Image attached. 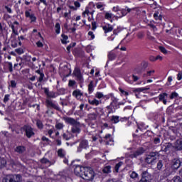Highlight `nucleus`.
Masks as SVG:
<instances>
[{
	"mask_svg": "<svg viewBox=\"0 0 182 182\" xmlns=\"http://www.w3.org/2000/svg\"><path fill=\"white\" fill-rule=\"evenodd\" d=\"M74 174L83 180L92 181V167L74 165Z\"/></svg>",
	"mask_w": 182,
	"mask_h": 182,
	"instance_id": "1",
	"label": "nucleus"
},
{
	"mask_svg": "<svg viewBox=\"0 0 182 182\" xmlns=\"http://www.w3.org/2000/svg\"><path fill=\"white\" fill-rule=\"evenodd\" d=\"M21 132H25V136L27 139H31L35 136V132H33V128L31 125L26 124L21 128Z\"/></svg>",
	"mask_w": 182,
	"mask_h": 182,
	"instance_id": "2",
	"label": "nucleus"
},
{
	"mask_svg": "<svg viewBox=\"0 0 182 182\" xmlns=\"http://www.w3.org/2000/svg\"><path fill=\"white\" fill-rule=\"evenodd\" d=\"M158 154L157 152H151L146 156L145 162L147 163V164H151V166H154V164L157 163Z\"/></svg>",
	"mask_w": 182,
	"mask_h": 182,
	"instance_id": "3",
	"label": "nucleus"
},
{
	"mask_svg": "<svg viewBox=\"0 0 182 182\" xmlns=\"http://www.w3.org/2000/svg\"><path fill=\"white\" fill-rule=\"evenodd\" d=\"M46 106L48 107V109H54L58 112H60V107H59V105H58V103H53L52 100H46Z\"/></svg>",
	"mask_w": 182,
	"mask_h": 182,
	"instance_id": "4",
	"label": "nucleus"
},
{
	"mask_svg": "<svg viewBox=\"0 0 182 182\" xmlns=\"http://www.w3.org/2000/svg\"><path fill=\"white\" fill-rule=\"evenodd\" d=\"M180 166H181V161H180V159L175 158L172 160L171 163V167L173 170H177V168H180Z\"/></svg>",
	"mask_w": 182,
	"mask_h": 182,
	"instance_id": "5",
	"label": "nucleus"
},
{
	"mask_svg": "<svg viewBox=\"0 0 182 182\" xmlns=\"http://www.w3.org/2000/svg\"><path fill=\"white\" fill-rule=\"evenodd\" d=\"M73 74H74V76L77 77V82H80V83H83V75H82V72L80 71V69L79 68L75 69Z\"/></svg>",
	"mask_w": 182,
	"mask_h": 182,
	"instance_id": "6",
	"label": "nucleus"
},
{
	"mask_svg": "<svg viewBox=\"0 0 182 182\" xmlns=\"http://www.w3.org/2000/svg\"><path fill=\"white\" fill-rule=\"evenodd\" d=\"M44 93L47 96V99H56V92L49 91V88H44Z\"/></svg>",
	"mask_w": 182,
	"mask_h": 182,
	"instance_id": "7",
	"label": "nucleus"
},
{
	"mask_svg": "<svg viewBox=\"0 0 182 182\" xmlns=\"http://www.w3.org/2000/svg\"><path fill=\"white\" fill-rule=\"evenodd\" d=\"M73 97H75L77 100H82V97H83V92L79 89H76L73 92Z\"/></svg>",
	"mask_w": 182,
	"mask_h": 182,
	"instance_id": "8",
	"label": "nucleus"
},
{
	"mask_svg": "<svg viewBox=\"0 0 182 182\" xmlns=\"http://www.w3.org/2000/svg\"><path fill=\"white\" fill-rule=\"evenodd\" d=\"M63 120L68 124H71V126H76L77 124V121L72 117H66L63 118Z\"/></svg>",
	"mask_w": 182,
	"mask_h": 182,
	"instance_id": "9",
	"label": "nucleus"
},
{
	"mask_svg": "<svg viewBox=\"0 0 182 182\" xmlns=\"http://www.w3.org/2000/svg\"><path fill=\"white\" fill-rule=\"evenodd\" d=\"M14 151H15V153H18V154H23V153H25V151H26V146H23V145L17 146L14 149Z\"/></svg>",
	"mask_w": 182,
	"mask_h": 182,
	"instance_id": "10",
	"label": "nucleus"
},
{
	"mask_svg": "<svg viewBox=\"0 0 182 182\" xmlns=\"http://www.w3.org/2000/svg\"><path fill=\"white\" fill-rule=\"evenodd\" d=\"M89 142L87 140H82L80 142V145L77 147V151H82V149H87Z\"/></svg>",
	"mask_w": 182,
	"mask_h": 182,
	"instance_id": "11",
	"label": "nucleus"
},
{
	"mask_svg": "<svg viewBox=\"0 0 182 182\" xmlns=\"http://www.w3.org/2000/svg\"><path fill=\"white\" fill-rule=\"evenodd\" d=\"M2 182H16L15 181V176L14 174L7 175L3 178Z\"/></svg>",
	"mask_w": 182,
	"mask_h": 182,
	"instance_id": "12",
	"label": "nucleus"
},
{
	"mask_svg": "<svg viewBox=\"0 0 182 182\" xmlns=\"http://www.w3.org/2000/svg\"><path fill=\"white\" fill-rule=\"evenodd\" d=\"M168 95L166 92H164L162 94H160L159 95V100L160 102H163L164 105H167V100L166 99Z\"/></svg>",
	"mask_w": 182,
	"mask_h": 182,
	"instance_id": "13",
	"label": "nucleus"
},
{
	"mask_svg": "<svg viewBox=\"0 0 182 182\" xmlns=\"http://www.w3.org/2000/svg\"><path fill=\"white\" fill-rule=\"evenodd\" d=\"M144 153V149L143 148H139L137 149L134 154L131 155L132 157H139V156H141Z\"/></svg>",
	"mask_w": 182,
	"mask_h": 182,
	"instance_id": "14",
	"label": "nucleus"
},
{
	"mask_svg": "<svg viewBox=\"0 0 182 182\" xmlns=\"http://www.w3.org/2000/svg\"><path fill=\"white\" fill-rule=\"evenodd\" d=\"M173 145L171 143H166L162 145V149L164 151H168L170 149H172Z\"/></svg>",
	"mask_w": 182,
	"mask_h": 182,
	"instance_id": "15",
	"label": "nucleus"
},
{
	"mask_svg": "<svg viewBox=\"0 0 182 182\" xmlns=\"http://www.w3.org/2000/svg\"><path fill=\"white\" fill-rule=\"evenodd\" d=\"M74 55L75 58H83L85 56V53L82 50H77L74 52Z\"/></svg>",
	"mask_w": 182,
	"mask_h": 182,
	"instance_id": "16",
	"label": "nucleus"
},
{
	"mask_svg": "<svg viewBox=\"0 0 182 182\" xmlns=\"http://www.w3.org/2000/svg\"><path fill=\"white\" fill-rule=\"evenodd\" d=\"M174 147L176 150H182V140H177L175 143Z\"/></svg>",
	"mask_w": 182,
	"mask_h": 182,
	"instance_id": "17",
	"label": "nucleus"
},
{
	"mask_svg": "<svg viewBox=\"0 0 182 182\" xmlns=\"http://www.w3.org/2000/svg\"><path fill=\"white\" fill-rule=\"evenodd\" d=\"M103 31H105V33H109V32H112L113 31V26L110 25L105 26L102 27Z\"/></svg>",
	"mask_w": 182,
	"mask_h": 182,
	"instance_id": "18",
	"label": "nucleus"
},
{
	"mask_svg": "<svg viewBox=\"0 0 182 182\" xmlns=\"http://www.w3.org/2000/svg\"><path fill=\"white\" fill-rule=\"evenodd\" d=\"M61 43H63V45H66V43H68V40L69 39V37L67 35L63 33L61 34Z\"/></svg>",
	"mask_w": 182,
	"mask_h": 182,
	"instance_id": "19",
	"label": "nucleus"
},
{
	"mask_svg": "<svg viewBox=\"0 0 182 182\" xmlns=\"http://www.w3.org/2000/svg\"><path fill=\"white\" fill-rule=\"evenodd\" d=\"M171 173H173V170H171L170 168H166L164 170V177H168V176H171Z\"/></svg>",
	"mask_w": 182,
	"mask_h": 182,
	"instance_id": "20",
	"label": "nucleus"
},
{
	"mask_svg": "<svg viewBox=\"0 0 182 182\" xmlns=\"http://www.w3.org/2000/svg\"><path fill=\"white\" fill-rule=\"evenodd\" d=\"M58 156L60 159H65L66 154H65V151H63L62 149H58Z\"/></svg>",
	"mask_w": 182,
	"mask_h": 182,
	"instance_id": "21",
	"label": "nucleus"
},
{
	"mask_svg": "<svg viewBox=\"0 0 182 182\" xmlns=\"http://www.w3.org/2000/svg\"><path fill=\"white\" fill-rule=\"evenodd\" d=\"M6 167V159L0 158V168H4Z\"/></svg>",
	"mask_w": 182,
	"mask_h": 182,
	"instance_id": "22",
	"label": "nucleus"
},
{
	"mask_svg": "<svg viewBox=\"0 0 182 182\" xmlns=\"http://www.w3.org/2000/svg\"><path fill=\"white\" fill-rule=\"evenodd\" d=\"M36 127L40 130H42V129H43V122H42L41 121V119H37L36 120Z\"/></svg>",
	"mask_w": 182,
	"mask_h": 182,
	"instance_id": "23",
	"label": "nucleus"
},
{
	"mask_svg": "<svg viewBox=\"0 0 182 182\" xmlns=\"http://www.w3.org/2000/svg\"><path fill=\"white\" fill-rule=\"evenodd\" d=\"M55 29L56 35H59L60 33V23H55Z\"/></svg>",
	"mask_w": 182,
	"mask_h": 182,
	"instance_id": "24",
	"label": "nucleus"
},
{
	"mask_svg": "<svg viewBox=\"0 0 182 182\" xmlns=\"http://www.w3.org/2000/svg\"><path fill=\"white\" fill-rule=\"evenodd\" d=\"M14 176V180L16 182H21L22 181V175L21 174H13Z\"/></svg>",
	"mask_w": 182,
	"mask_h": 182,
	"instance_id": "25",
	"label": "nucleus"
},
{
	"mask_svg": "<svg viewBox=\"0 0 182 182\" xmlns=\"http://www.w3.org/2000/svg\"><path fill=\"white\" fill-rule=\"evenodd\" d=\"M102 171L105 174H109V173L112 172V167H110V166H107L103 168Z\"/></svg>",
	"mask_w": 182,
	"mask_h": 182,
	"instance_id": "26",
	"label": "nucleus"
},
{
	"mask_svg": "<svg viewBox=\"0 0 182 182\" xmlns=\"http://www.w3.org/2000/svg\"><path fill=\"white\" fill-rule=\"evenodd\" d=\"M72 133H80V128L77 126L73 125L71 128Z\"/></svg>",
	"mask_w": 182,
	"mask_h": 182,
	"instance_id": "27",
	"label": "nucleus"
},
{
	"mask_svg": "<svg viewBox=\"0 0 182 182\" xmlns=\"http://www.w3.org/2000/svg\"><path fill=\"white\" fill-rule=\"evenodd\" d=\"M111 120L113 122V123H119L120 122V117L119 116H112L111 118Z\"/></svg>",
	"mask_w": 182,
	"mask_h": 182,
	"instance_id": "28",
	"label": "nucleus"
},
{
	"mask_svg": "<svg viewBox=\"0 0 182 182\" xmlns=\"http://www.w3.org/2000/svg\"><path fill=\"white\" fill-rule=\"evenodd\" d=\"M108 59H109V60H114V59H116V54L113 52H109L108 54Z\"/></svg>",
	"mask_w": 182,
	"mask_h": 182,
	"instance_id": "29",
	"label": "nucleus"
},
{
	"mask_svg": "<svg viewBox=\"0 0 182 182\" xmlns=\"http://www.w3.org/2000/svg\"><path fill=\"white\" fill-rule=\"evenodd\" d=\"M56 89L58 92V95H65V88H58V86L57 85Z\"/></svg>",
	"mask_w": 182,
	"mask_h": 182,
	"instance_id": "30",
	"label": "nucleus"
},
{
	"mask_svg": "<svg viewBox=\"0 0 182 182\" xmlns=\"http://www.w3.org/2000/svg\"><path fill=\"white\" fill-rule=\"evenodd\" d=\"M40 163H41V164H48V163H49L50 164V161H49V159L43 157L40 160Z\"/></svg>",
	"mask_w": 182,
	"mask_h": 182,
	"instance_id": "31",
	"label": "nucleus"
},
{
	"mask_svg": "<svg viewBox=\"0 0 182 182\" xmlns=\"http://www.w3.org/2000/svg\"><path fill=\"white\" fill-rule=\"evenodd\" d=\"M30 18V23H35L36 22L37 18L35 16V14H31V16L29 17Z\"/></svg>",
	"mask_w": 182,
	"mask_h": 182,
	"instance_id": "32",
	"label": "nucleus"
},
{
	"mask_svg": "<svg viewBox=\"0 0 182 182\" xmlns=\"http://www.w3.org/2000/svg\"><path fill=\"white\" fill-rule=\"evenodd\" d=\"M131 178H139V174H137V173H136V171H132L129 174Z\"/></svg>",
	"mask_w": 182,
	"mask_h": 182,
	"instance_id": "33",
	"label": "nucleus"
},
{
	"mask_svg": "<svg viewBox=\"0 0 182 182\" xmlns=\"http://www.w3.org/2000/svg\"><path fill=\"white\" fill-rule=\"evenodd\" d=\"M63 127H65V125H63V123L59 122L55 124V129H57V130H62Z\"/></svg>",
	"mask_w": 182,
	"mask_h": 182,
	"instance_id": "34",
	"label": "nucleus"
},
{
	"mask_svg": "<svg viewBox=\"0 0 182 182\" xmlns=\"http://www.w3.org/2000/svg\"><path fill=\"white\" fill-rule=\"evenodd\" d=\"M154 18L156 21H161L163 19V17H161V15H159V13L154 14Z\"/></svg>",
	"mask_w": 182,
	"mask_h": 182,
	"instance_id": "35",
	"label": "nucleus"
},
{
	"mask_svg": "<svg viewBox=\"0 0 182 182\" xmlns=\"http://www.w3.org/2000/svg\"><path fill=\"white\" fill-rule=\"evenodd\" d=\"M163 161L160 160L159 161V162L157 163V166H156V168L157 170H161L163 168Z\"/></svg>",
	"mask_w": 182,
	"mask_h": 182,
	"instance_id": "36",
	"label": "nucleus"
},
{
	"mask_svg": "<svg viewBox=\"0 0 182 182\" xmlns=\"http://www.w3.org/2000/svg\"><path fill=\"white\" fill-rule=\"evenodd\" d=\"M16 85H17V83H16V80H12L10 81L9 86H10V87H12V89H15V87H16Z\"/></svg>",
	"mask_w": 182,
	"mask_h": 182,
	"instance_id": "37",
	"label": "nucleus"
},
{
	"mask_svg": "<svg viewBox=\"0 0 182 182\" xmlns=\"http://www.w3.org/2000/svg\"><path fill=\"white\" fill-rule=\"evenodd\" d=\"M85 51L87 53H90V56H92V46H87L85 48Z\"/></svg>",
	"mask_w": 182,
	"mask_h": 182,
	"instance_id": "38",
	"label": "nucleus"
},
{
	"mask_svg": "<svg viewBox=\"0 0 182 182\" xmlns=\"http://www.w3.org/2000/svg\"><path fill=\"white\" fill-rule=\"evenodd\" d=\"M15 52L17 53L18 55H22L24 53L23 48H18L15 50Z\"/></svg>",
	"mask_w": 182,
	"mask_h": 182,
	"instance_id": "39",
	"label": "nucleus"
},
{
	"mask_svg": "<svg viewBox=\"0 0 182 182\" xmlns=\"http://www.w3.org/2000/svg\"><path fill=\"white\" fill-rule=\"evenodd\" d=\"M92 15V12L89 11V8L86 7L85 11L82 13V16H86V15Z\"/></svg>",
	"mask_w": 182,
	"mask_h": 182,
	"instance_id": "40",
	"label": "nucleus"
},
{
	"mask_svg": "<svg viewBox=\"0 0 182 182\" xmlns=\"http://www.w3.org/2000/svg\"><path fill=\"white\" fill-rule=\"evenodd\" d=\"M95 97H97V99H102V97H106V96H105L102 92H97L95 94Z\"/></svg>",
	"mask_w": 182,
	"mask_h": 182,
	"instance_id": "41",
	"label": "nucleus"
},
{
	"mask_svg": "<svg viewBox=\"0 0 182 182\" xmlns=\"http://www.w3.org/2000/svg\"><path fill=\"white\" fill-rule=\"evenodd\" d=\"M156 71L154 70L148 71L146 73V74L144 75V77H147V76H151L153 75V73H154Z\"/></svg>",
	"mask_w": 182,
	"mask_h": 182,
	"instance_id": "42",
	"label": "nucleus"
},
{
	"mask_svg": "<svg viewBox=\"0 0 182 182\" xmlns=\"http://www.w3.org/2000/svg\"><path fill=\"white\" fill-rule=\"evenodd\" d=\"M176 97H178V94L176 92H172L170 96V99L173 100V99H176Z\"/></svg>",
	"mask_w": 182,
	"mask_h": 182,
	"instance_id": "43",
	"label": "nucleus"
},
{
	"mask_svg": "<svg viewBox=\"0 0 182 182\" xmlns=\"http://www.w3.org/2000/svg\"><path fill=\"white\" fill-rule=\"evenodd\" d=\"M75 85H76V81L72 80H69V82H68L69 87H73V86H75Z\"/></svg>",
	"mask_w": 182,
	"mask_h": 182,
	"instance_id": "44",
	"label": "nucleus"
},
{
	"mask_svg": "<svg viewBox=\"0 0 182 182\" xmlns=\"http://www.w3.org/2000/svg\"><path fill=\"white\" fill-rule=\"evenodd\" d=\"M112 102H111L110 106L108 107H112V106H113V105H117V102H118V100H117V98H116V97H112Z\"/></svg>",
	"mask_w": 182,
	"mask_h": 182,
	"instance_id": "45",
	"label": "nucleus"
},
{
	"mask_svg": "<svg viewBox=\"0 0 182 182\" xmlns=\"http://www.w3.org/2000/svg\"><path fill=\"white\" fill-rule=\"evenodd\" d=\"M96 7L97 8V9H101V11H103V9H105V4H97Z\"/></svg>",
	"mask_w": 182,
	"mask_h": 182,
	"instance_id": "46",
	"label": "nucleus"
},
{
	"mask_svg": "<svg viewBox=\"0 0 182 182\" xmlns=\"http://www.w3.org/2000/svg\"><path fill=\"white\" fill-rule=\"evenodd\" d=\"M9 97H11V95L9 94L5 95L4 98V103H6L7 102H9Z\"/></svg>",
	"mask_w": 182,
	"mask_h": 182,
	"instance_id": "47",
	"label": "nucleus"
},
{
	"mask_svg": "<svg viewBox=\"0 0 182 182\" xmlns=\"http://www.w3.org/2000/svg\"><path fill=\"white\" fill-rule=\"evenodd\" d=\"M172 180L173 182H182L181 178L180 176H175Z\"/></svg>",
	"mask_w": 182,
	"mask_h": 182,
	"instance_id": "48",
	"label": "nucleus"
},
{
	"mask_svg": "<svg viewBox=\"0 0 182 182\" xmlns=\"http://www.w3.org/2000/svg\"><path fill=\"white\" fill-rule=\"evenodd\" d=\"M8 68H9V72H14V66L12 65L11 62L8 63Z\"/></svg>",
	"mask_w": 182,
	"mask_h": 182,
	"instance_id": "49",
	"label": "nucleus"
},
{
	"mask_svg": "<svg viewBox=\"0 0 182 182\" xmlns=\"http://www.w3.org/2000/svg\"><path fill=\"white\" fill-rule=\"evenodd\" d=\"M100 103H102L101 101H99L96 99H94L92 101V105H95V106H98V105H100Z\"/></svg>",
	"mask_w": 182,
	"mask_h": 182,
	"instance_id": "50",
	"label": "nucleus"
},
{
	"mask_svg": "<svg viewBox=\"0 0 182 182\" xmlns=\"http://www.w3.org/2000/svg\"><path fill=\"white\" fill-rule=\"evenodd\" d=\"M120 167H122V162H119V163L116 164V166H115L116 173H119V168H120Z\"/></svg>",
	"mask_w": 182,
	"mask_h": 182,
	"instance_id": "51",
	"label": "nucleus"
},
{
	"mask_svg": "<svg viewBox=\"0 0 182 182\" xmlns=\"http://www.w3.org/2000/svg\"><path fill=\"white\" fill-rule=\"evenodd\" d=\"M14 25H19L18 21H14L13 24L10 25V28H11L12 31L15 32V26Z\"/></svg>",
	"mask_w": 182,
	"mask_h": 182,
	"instance_id": "52",
	"label": "nucleus"
},
{
	"mask_svg": "<svg viewBox=\"0 0 182 182\" xmlns=\"http://www.w3.org/2000/svg\"><path fill=\"white\" fill-rule=\"evenodd\" d=\"M133 77L132 78V77H127L126 78H125V80H126V82H127L128 83H129L130 85H133Z\"/></svg>",
	"mask_w": 182,
	"mask_h": 182,
	"instance_id": "53",
	"label": "nucleus"
},
{
	"mask_svg": "<svg viewBox=\"0 0 182 182\" xmlns=\"http://www.w3.org/2000/svg\"><path fill=\"white\" fill-rule=\"evenodd\" d=\"M43 77H45V74H41V75L38 79V82H39L40 83H42V82H43Z\"/></svg>",
	"mask_w": 182,
	"mask_h": 182,
	"instance_id": "54",
	"label": "nucleus"
},
{
	"mask_svg": "<svg viewBox=\"0 0 182 182\" xmlns=\"http://www.w3.org/2000/svg\"><path fill=\"white\" fill-rule=\"evenodd\" d=\"M144 174H145V178H149V181L150 180V174L148 173V172L146 171L142 172V177L144 176Z\"/></svg>",
	"mask_w": 182,
	"mask_h": 182,
	"instance_id": "55",
	"label": "nucleus"
},
{
	"mask_svg": "<svg viewBox=\"0 0 182 182\" xmlns=\"http://www.w3.org/2000/svg\"><path fill=\"white\" fill-rule=\"evenodd\" d=\"M146 173L144 174V176L141 177L139 182H149V178H146Z\"/></svg>",
	"mask_w": 182,
	"mask_h": 182,
	"instance_id": "56",
	"label": "nucleus"
},
{
	"mask_svg": "<svg viewBox=\"0 0 182 182\" xmlns=\"http://www.w3.org/2000/svg\"><path fill=\"white\" fill-rule=\"evenodd\" d=\"M150 88L147 87H141V88H136V92H144V90H149Z\"/></svg>",
	"mask_w": 182,
	"mask_h": 182,
	"instance_id": "57",
	"label": "nucleus"
},
{
	"mask_svg": "<svg viewBox=\"0 0 182 182\" xmlns=\"http://www.w3.org/2000/svg\"><path fill=\"white\" fill-rule=\"evenodd\" d=\"M119 92L124 95V96H129V92L127 91H124V90L119 88Z\"/></svg>",
	"mask_w": 182,
	"mask_h": 182,
	"instance_id": "58",
	"label": "nucleus"
},
{
	"mask_svg": "<svg viewBox=\"0 0 182 182\" xmlns=\"http://www.w3.org/2000/svg\"><path fill=\"white\" fill-rule=\"evenodd\" d=\"M159 50L162 53H164L165 55L167 53V50L163 46H159Z\"/></svg>",
	"mask_w": 182,
	"mask_h": 182,
	"instance_id": "59",
	"label": "nucleus"
},
{
	"mask_svg": "<svg viewBox=\"0 0 182 182\" xmlns=\"http://www.w3.org/2000/svg\"><path fill=\"white\" fill-rule=\"evenodd\" d=\"M36 44L37 48H43V43L41 41H37Z\"/></svg>",
	"mask_w": 182,
	"mask_h": 182,
	"instance_id": "60",
	"label": "nucleus"
},
{
	"mask_svg": "<svg viewBox=\"0 0 182 182\" xmlns=\"http://www.w3.org/2000/svg\"><path fill=\"white\" fill-rule=\"evenodd\" d=\"M4 9L6 10V12H8V14H12V9L9 6H5Z\"/></svg>",
	"mask_w": 182,
	"mask_h": 182,
	"instance_id": "61",
	"label": "nucleus"
},
{
	"mask_svg": "<svg viewBox=\"0 0 182 182\" xmlns=\"http://www.w3.org/2000/svg\"><path fill=\"white\" fill-rule=\"evenodd\" d=\"M112 16H113V14H112L110 13H106L105 14L106 19H110L112 18Z\"/></svg>",
	"mask_w": 182,
	"mask_h": 182,
	"instance_id": "62",
	"label": "nucleus"
},
{
	"mask_svg": "<svg viewBox=\"0 0 182 182\" xmlns=\"http://www.w3.org/2000/svg\"><path fill=\"white\" fill-rule=\"evenodd\" d=\"M63 139H64L65 140H70V137H69V135H68L67 134H63Z\"/></svg>",
	"mask_w": 182,
	"mask_h": 182,
	"instance_id": "63",
	"label": "nucleus"
},
{
	"mask_svg": "<svg viewBox=\"0 0 182 182\" xmlns=\"http://www.w3.org/2000/svg\"><path fill=\"white\" fill-rule=\"evenodd\" d=\"M177 79L178 80H181L182 79V73L181 72H179L177 75Z\"/></svg>",
	"mask_w": 182,
	"mask_h": 182,
	"instance_id": "64",
	"label": "nucleus"
}]
</instances>
